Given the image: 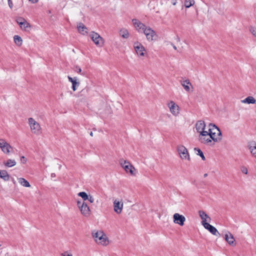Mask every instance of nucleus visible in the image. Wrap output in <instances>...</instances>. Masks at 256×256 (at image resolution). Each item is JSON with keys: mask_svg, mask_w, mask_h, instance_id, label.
I'll return each mask as SVG.
<instances>
[{"mask_svg": "<svg viewBox=\"0 0 256 256\" xmlns=\"http://www.w3.org/2000/svg\"><path fill=\"white\" fill-rule=\"evenodd\" d=\"M78 195L80 196L84 200H87L88 199V196L87 194L84 192H80L78 194Z\"/></svg>", "mask_w": 256, "mask_h": 256, "instance_id": "obj_32", "label": "nucleus"}, {"mask_svg": "<svg viewBox=\"0 0 256 256\" xmlns=\"http://www.w3.org/2000/svg\"><path fill=\"white\" fill-rule=\"evenodd\" d=\"M8 4L9 7L12 9L13 7V4L12 0H8Z\"/></svg>", "mask_w": 256, "mask_h": 256, "instance_id": "obj_42", "label": "nucleus"}, {"mask_svg": "<svg viewBox=\"0 0 256 256\" xmlns=\"http://www.w3.org/2000/svg\"><path fill=\"white\" fill-rule=\"evenodd\" d=\"M168 106L170 108V111L172 114L174 116H176L179 113V106L176 104L173 101H170L168 104Z\"/></svg>", "mask_w": 256, "mask_h": 256, "instance_id": "obj_12", "label": "nucleus"}, {"mask_svg": "<svg viewBox=\"0 0 256 256\" xmlns=\"http://www.w3.org/2000/svg\"><path fill=\"white\" fill-rule=\"evenodd\" d=\"M194 150L196 152H196V154L198 156H200L201 158H202V159L203 160H206V158H205V156L199 148H194Z\"/></svg>", "mask_w": 256, "mask_h": 256, "instance_id": "obj_29", "label": "nucleus"}, {"mask_svg": "<svg viewBox=\"0 0 256 256\" xmlns=\"http://www.w3.org/2000/svg\"><path fill=\"white\" fill-rule=\"evenodd\" d=\"M250 30L251 33L256 37V28L254 26H250Z\"/></svg>", "mask_w": 256, "mask_h": 256, "instance_id": "obj_36", "label": "nucleus"}, {"mask_svg": "<svg viewBox=\"0 0 256 256\" xmlns=\"http://www.w3.org/2000/svg\"><path fill=\"white\" fill-rule=\"evenodd\" d=\"M120 35L124 38H128L129 36V32L126 29H122L120 31Z\"/></svg>", "mask_w": 256, "mask_h": 256, "instance_id": "obj_28", "label": "nucleus"}, {"mask_svg": "<svg viewBox=\"0 0 256 256\" xmlns=\"http://www.w3.org/2000/svg\"><path fill=\"white\" fill-rule=\"evenodd\" d=\"M194 0H185L184 1V6L186 8H189L191 6H193L194 4Z\"/></svg>", "mask_w": 256, "mask_h": 256, "instance_id": "obj_30", "label": "nucleus"}, {"mask_svg": "<svg viewBox=\"0 0 256 256\" xmlns=\"http://www.w3.org/2000/svg\"><path fill=\"white\" fill-rule=\"evenodd\" d=\"M82 214L85 216H88L90 214V209H80Z\"/></svg>", "mask_w": 256, "mask_h": 256, "instance_id": "obj_31", "label": "nucleus"}, {"mask_svg": "<svg viewBox=\"0 0 256 256\" xmlns=\"http://www.w3.org/2000/svg\"><path fill=\"white\" fill-rule=\"evenodd\" d=\"M119 162L120 164L123 168H124V166H126L130 164V162H128L127 160H125L124 159H120Z\"/></svg>", "mask_w": 256, "mask_h": 256, "instance_id": "obj_33", "label": "nucleus"}, {"mask_svg": "<svg viewBox=\"0 0 256 256\" xmlns=\"http://www.w3.org/2000/svg\"><path fill=\"white\" fill-rule=\"evenodd\" d=\"M4 164L6 166L10 168L16 164V162L14 160L8 159Z\"/></svg>", "mask_w": 256, "mask_h": 256, "instance_id": "obj_25", "label": "nucleus"}, {"mask_svg": "<svg viewBox=\"0 0 256 256\" xmlns=\"http://www.w3.org/2000/svg\"><path fill=\"white\" fill-rule=\"evenodd\" d=\"M122 209H114V212H116L118 214H120L121 213Z\"/></svg>", "mask_w": 256, "mask_h": 256, "instance_id": "obj_44", "label": "nucleus"}, {"mask_svg": "<svg viewBox=\"0 0 256 256\" xmlns=\"http://www.w3.org/2000/svg\"><path fill=\"white\" fill-rule=\"evenodd\" d=\"M242 103L248 104H256V100L253 96H248L246 98L242 100Z\"/></svg>", "mask_w": 256, "mask_h": 256, "instance_id": "obj_20", "label": "nucleus"}, {"mask_svg": "<svg viewBox=\"0 0 256 256\" xmlns=\"http://www.w3.org/2000/svg\"><path fill=\"white\" fill-rule=\"evenodd\" d=\"M240 170L242 173H244V174H248V170L246 166H241Z\"/></svg>", "mask_w": 256, "mask_h": 256, "instance_id": "obj_38", "label": "nucleus"}, {"mask_svg": "<svg viewBox=\"0 0 256 256\" xmlns=\"http://www.w3.org/2000/svg\"><path fill=\"white\" fill-rule=\"evenodd\" d=\"M74 70L78 73H80L82 72V69L79 66H76L74 68Z\"/></svg>", "mask_w": 256, "mask_h": 256, "instance_id": "obj_39", "label": "nucleus"}, {"mask_svg": "<svg viewBox=\"0 0 256 256\" xmlns=\"http://www.w3.org/2000/svg\"><path fill=\"white\" fill-rule=\"evenodd\" d=\"M68 80L72 83V89L74 91L76 90V86L80 85V82H76V78H72L68 76Z\"/></svg>", "mask_w": 256, "mask_h": 256, "instance_id": "obj_18", "label": "nucleus"}, {"mask_svg": "<svg viewBox=\"0 0 256 256\" xmlns=\"http://www.w3.org/2000/svg\"><path fill=\"white\" fill-rule=\"evenodd\" d=\"M123 202L122 200L116 199L114 202V208H122Z\"/></svg>", "mask_w": 256, "mask_h": 256, "instance_id": "obj_26", "label": "nucleus"}, {"mask_svg": "<svg viewBox=\"0 0 256 256\" xmlns=\"http://www.w3.org/2000/svg\"><path fill=\"white\" fill-rule=\"evenodd\" d=\"M213 132H216V130H214Z\"/></svg>", "mask_w": 256, "mask_h": 256, "instance_id": "obj_55", "label": "nucleus"}, {"mask_svg": "<svg viewBox=\"0 0 256 256\" xmlns=\"http://www.w3.org/2000/svg\"><path fill=\"white\" fill-rule=\"evenodd\" d=\"M172 46L173 48H174L175 50H177L176 46L175 45H174L173 44H172Z\"/></svg>", "mask_w": 256, "mask_h": 256, "instance_id": "obj_50", "label": "nucleus"}, {"mask_svg": "<svg viewBox=\"0 0 256 256\" xmlns=\"http://www.w3.org/2000/svg\"><path fill=\"white\" fill-rule=\"evenodd\" d=\"M28 123L30 126L32 125L36 124V123H37V122H36L33 118H28Z\"/></svg>", "mask_w": 256, "mask_h": 256, "instance_id": "obj_37", "label": "nucleus"}, {"mask_svg": "<svg viewBox=\"0 0 256 256\" xmlns=\"http://www.w3.org/2000/svg\"><path fill=\"white\" fill-rule=\"evenodd\" d=\"M18 182L22 186L25 187H30V186L29 182L24 178H18Z\"/></svg>", "mask_w": 256, "mask_h": 256, "instance_id": "obj_24", "label": "nucleus"}, {"mask_svg": "<svg viewBox=\"0 0 256 256\" xmlns=\"http://www.w3.org/2000/svg\"><path fill=\"white\" fill-rule=\"evenodd\" d=\"M208 176V174H205L204 175V178Z\"/></svg>", "mask_w": 256, "mask_h": 256, "instance_id": "obj_53", "label": "nucleus"}, {"mask_svg": "<svg viewBox=\"0 0 256 256\" xmlns=\"http://www.w3.org/2000/svg\"><path fill=\"white\" fill-rule=\"evenodd\" d=\"M142 32L144 34L147 40L149 41L154 40V37L156 36V32L150 28H146V30H144Z\"/></svg>", "mask_w": 256, "mask_h": 256, "instance_id": "obj_9", "label": "nucleus"}, {"mask_svg": "<svg viewBox=\"0 0 256 256\" xmlns=\"http://www.w3.org/2000/svg\"><path fill=\"white\" fill-rule=\"evenodd\" d=\"M199 216L202 219V224L204 226V224L210 222L211 220L210 218L203 210L198 211Z\"/></svg>", "mask_w": 256, "mask_h": 256, "instance_id": "obj_10", "label": "nucleus"}, {"mask_svg": "<svg viewBox=\"0 0 256 256\" xmlns=\"http://www.w3.org/2000/svg\"><path fill=\"white\" fill-rule=\"evenodd\" d=\"M56 174L54 173H52L51 174V178H54V177H56Z\"/></svg>", "mask_w": 256, "mask_h": 256, "instance_id": "obj_49", "label": "nucleus"}, {"mask_svg": "<svg viewBox=\"0 0 256 256\" xmlns=\"http://www.w3.org/2000/svg\"><path fill=\"white\" fill-rule=\"evenodd\" d=\"M81 204H82V203L81 202L78 201V208H81V206H80Z\"/></svg>", "mask_w": 256, "mask_h": 256, "instance_id": "obj_47", "label": "nucleus"}, {"mask_svg": "<svg viewBox=\"0 0 256 256\" xmlns=\"http://www.w3.org/2000/svg\"><path fill=\"white\" fill-rule=\"evenodd\" d=\"M62 256H72V254H62Z\"/></svg>", "mask_w": 256, "mask_h": 256, "instance_id": "obj_48", "label": "nucleus"}, {"mask_svg": "<svg viewBox=\"0 0 256 256\" xmlns=\"http://www.w3.org/2000/svg\"><path fill=\"white\" fill-rule=\"evenodd\" d=\"M210 128L208 129V130L207 131V132L208 134H210V133L213 132L214 130H212V126H210Z\"/></svg>", "mask_w": 256, "mask_h": 256, "instance_id": "obj_45", "label": "nucleus"}, {"mask_svg": "<svg viewBox=\"0 0 256 256\" xmlns=\"http://www.w3.org/2000/svg\"><path fill=\"white\" fill-rule=\"evenodd\" d=\"M177 150L182 160H190L188 150L184 146L182 145L178 146H177Z\"/></svg>", "mask_w": 256, "mask_h": 256, "instance_id": "obj_4", "label": "nucleus"}, {"mask_svg": "<svg viewBox=\"0 0 256 256\" xmlns=\"http://www.w3.org/2000/svg\"><path fill=\"white\" fill-rule=\"evenodd\" d=\"M173 218L174 222L175 224H178L180 226L184 225L186 218L183 215L180 214L178 213H176L174 214Z\"/></svg>", "mask_w": 256, "mask_h": 256, "instance_id": "obj_8", "label": "nucleus"}, {"mask_svg": "<svg viewBox=\"0 0 256 256\" xmlns=\"http://www.w3.org/2000/svg\"><path fill=\"white\" fill-rule=\"evenodd\" d=\"M81 208H89L86 204H85L84 202H82V204L81 205Z\"/></svg>", "mask_w": 256, "mask_h": 256, "instance_id": "obj_43", "label": "nucleus"}, {"mask_svg": "<svg viewBox=\"0 0 256 256\" xmlns=\"http://www.w3.org/2000/svg\"><path fill=\"white\" fill-rule=\"evenodd\" d=\"M206 127V124L203 120H198L196 122V128L197 132L201 134L202 132H205L204 128Z\"/></svg>", "mask_w": 256, "mask_h": 256, "instance_id": "obj_14", "label": "nucleus"}, {"mask_svg": "<svg viewBox=\"0 0 256 256\" xmlns=\"http://www.w3.org/2000/svg\"><path fill=\"white\" fill-rule=\"evenodd\" d=\"M0 148L2 152L6 154H9L10 150H12L11 146L3 139H0Z\"/></svg>", "mask_w": 256, "mask_h": 256, "instance_id": "obj_5", "label": "nucleus"}, {"mask_svg": "<svg viewBox=\"0 0 256 256\" xmlns=\"http://www.w3.org/2000/svg\"><path fill=\"white\" fill-rule=\"evenodd\" d=\"M134 48L137 54L140 56H144V51H145V48L144 46L138 42H136L134 44Z\"/></svg>", "mask_w": 256, "mask_h": 256, "instance_id": "obj_11", "label": "nucleus"}, {"mask_svg": "<svg viewBox=\"0 0 256 256\" xmlns=\"http://www.w3.org/2000/svg\"><path fill=\"white\" fill-rule=\"evenodd\" d=\"M210 138L207 131L202 132L199 135V140L201 143L212 146L214 145V142H212V139Z\"/></svg>", "mask_w": 256, "mask_h": 256, "instance_id": "obj_3", "label": "nucleus"}, {"mask_svg": "<svg viewBox=\"0 0 256 256\" xmlns=\"http://www.w3.org/2000/svg\"><path fill=\"white\" fill-rule=\"evenodd\" d=\"M25 19L22 17H19L16 20L17 23L19 24V26L22 28V22Z\"/></svg>", "mask_w": 256, "mask_h": 256, "instance_id": "obj_34", "label": "nucleus"}, {"mask_svg": "<svg viewBox=\"0 0 256 256\" xmlns=\"http://www.w3.org/2000/svg\"><path fill=\"white\" fill-rule=\"evenodd\" d=\"M90 36L92 40L97 46H101L102 44V38L98 33L92 32L90 34Z\"/></svg>", "mask_w": 256, "mask_h": 256, "instance_id": "obj_7", "label": "nucleus"}, {"mask_svg": "<svg viewBox=\"0 0 256 256\" xmlns=\"http://www.w3.org/2000/svg\"><path fill=\"white\" fill-rule=\"evenodd\" d=\"M90 203H92L94 202V198L92 196H88V199H87Z\"/></svg>", "mask_w": 256, "mask_h": 256, "instance_id": "obj_41", "label": "nucleus"}, {"mask_svg": "<svg viewBox=\"0 0 256 256\" xmlns=\"http://www.w3.org/2000/svg\"><path fill=\"white\" fill-rule=\"evenodd\" d=\"M224 238L226 240L230 245H232L235 242V240L232 234L229 232L228 234H225Z\"/></svg>", "mask_w": 256, "mask_h": 256, "instance_id": "obj_15", "label": "nucleus"}, {"mask_svg": "<svg viewBox=\"0 0 256 256\" xmlns=\"http://www.w3.org/2000/svg\"><path fill=\"white\" fill-rule=\"evenodd\" d=\"M92 237L94 238L96 242L101 244L103 246H106L108 244V238L105 234L102 231H98L92 232Z\"/></svg>", "mask_w": 256, "mask_h": 256, "instance_id": "obj_2", "label": "nucleus"}, {"mask_svg": "<svg viewBox=\"0 0 256 256\" xmlns=\"http://www.w3.org/2000/svg\"><path fill=\"white\" fill-rule=\"evenodd\" d=\"M124 169L127 173L130 172L132 176L136 175V174L134 172L136 169L130 164L128 165L124 166Z\"/></svg>", "mask_w": 256, "mask_h": 256, "instance_id": "obj_17", "label": "nucleus"}, {"mask_svg": "<svg viewBox=\"0 0 256 256\" xmlns=\"http://www.w3.org/2000/svg\"><path fill=\"white\" fill-rule=\"evenodd\" d=\"M0 178H2L4 181H8L10 178V176L6 170H0Z\"/></svg>", "mask_w": 256, "mask_h": 256, "instance_id": "obj_23", "label": "nucleus"}, {"mask_svg": "<svg viewBox=\"0 0 256 256\" xmlns=\"http://www.w3.org/2000/svg\"><path fill=\"white\" fill-rule=\"evenodd\" d=\"M132 22L134 26L138 32H142L144 30H146V25L141 22L138 20L134 18L132 20Z\"/></svg>", "mask_w": 256, "mask_h": 256, "instance_id": "obj_6", "label": "nucleus"}, {"mask_svg": "<svg viewBox=\"0 0 256 256\" xmlns=\"http://www.w3.org/2000/svg\"><path fill=\"white\" fill-rule=\"evenodd\" d=\"M181 84L184 87V89L186 92H189L190 90V86H191L192 88V86L190 82V80H186L183 81L181 82Z\"/></svg>", "mask_w": 256, "mask_h": 256, "instance_id": "obj_19", "label": "nucleus"}, {"mask_svg": "<svg viewBox=\"0 0 256 256\" xmlns=\"http://www.w3.org/2000/svg\"><path fill=\"white\" fill-rule=\"evenodd\" d=\"M30 24L26 20L22 22V28H24L25 30L28 27H30Z\"/></svg>", "mask_w": 256, "mask_h": 256, "instance_id": "obj_35", "label": "nucleus"}, {"mask_svg": "<svg viewBox=\"0 0 256 256\" xmlns=\"http://www.w3.org/2000/svg\"><path fill=\"white\" fill-rule=\"evenodd\" d=\"M32 4H35L38 2V0H29Z\"/></svg>", "mask_w": 256, "mask_h": 256, "instance_id": "obj_46", "label": "nucleus"}, {"mask_svg": "<svg viewBox=\"0 0 256 256\" xmlns=\"http://www.w3.org/2000/svg\"><path fill=\"white\" fill-rule=\"evenodd\" d=\"M14 40L18 46H20L22 44V40L20 36L15 35L14 37Z\"/></svg>", "mask_w": 256, "mask_h": 256, "instance_id": "obj_27", "label": "nucleus"}, {"mask_svg": "<svg viewBox=\"0 0 256 256\" xmlns=\"http://www.w3.org/2000/svg\"><path fill=\"white\" fill-rule=\"evenodd\" d=\"M32 131L36 134H39L40 132V127L38 123H36L34 125L30 126Z\"/></svg>", "mask_w": 256, "mask_h": 256, "instance_id": "obj_21", "label": "nucleus"}, {"mask_svg": "<svg viewBox=\"0 0 256 256\" xmlns=\"http://www.w3.org/2000/svg\"><path fill=\"white\" fill-rule=\"evenodd\" d=\"M77 26L78 30L80 33L82 34H84V33H88L87 31L86 30H87L86 27L82 22L78 23Z\"/></svg>", "mask_w": 256, "mask_h": 256, "instance_id": "obj_22", "label": "nucleus"}, {"mask_svg": "<svg viewBox=\"0 0 256 256\" xmlns=\"http://www.w3.org/2000/svg\"><path fill=\"white\" fill-rule=\"evenodd\" d=\"M172 3L173 5H175L176 4V0H172Z\"/></svg>", "mask_w": 256, "mask_h": 256, "instance_id": "obj_51", "label": "nucleus"}, {"mask_svg": "<svg viewBox=\"0 0 256 256\" xmlns=\"http://www.w3.org/2000/svg\"><path fill=\"white\" fill-rule=\"evenodd\" d=\"M20 162L24 164L26 162V158L24 156H22L20 158Z\"/></svg>", "mask_w": 256, "mask_h": 256, "instance_id": "obj_40", "label": "nucleus"}, {"mask_svg": "<svg viewBox=\"0 0 256 256\" xmlns=\"http://www.w3.org/2000/svg\"><path fill=\"white\" fill-rule=\"evenodd\" d=\"M248 147L252 156L256 158V142H251Z\"/></svg>", "mask_w": 256, "mask_h": 256, "instance_id": "obj_16", "label": "nucleus"}, {"mask_svg": "<svg viewBox=\"0 0 256 256\" xmlns=\"http://www.w3.org/2000/svg\"><path fill=\"white\" fill-rule=\"evenodd\" d=\"M176 40H178V42H179V41H180V38H179L178 36H177V37H176Z\"/></svg>", "mask_w": 256, "mask_h": 256, "instance_id": "obj_52", "label": "nucleus"}, {"mask_svg": "<svg viewBox=\"0 0 256 256\" xmlns=\"http://www.w3.org/2000/svg\"><path fill=\"white\" fill-rule=\"evenodd\" d=\"M210 126H212V130H216V132H213L210 134V138L212 139V142H214V144L216 142H219L222 140V134L220 129L216 126L215 124H210Z\"/></svg>", "mask_w": 256, "mask_h": 256, "instance_id": "obj_1", "label": "nucleus"}, {"mask_svg": "<svg viewBox=\"0 0 256 256\" xmlns=\"http://www.w3.org/2000/svg\"><path fill=\"white\" fill-rule=\"evenodd\" d=\"M204 227L208 230L211 234L216 236H220V234L218 231L217 229L213 226L210 224L208 222L204 224Z\"/></svg>", "mask_w": 256, "mask_h": 256, "instance_id": "obj_13", "label": "nucleus"}, {"mask_svg": "<svg viewBox=\"0 0 256 256\" xmlns=\"http://www.w3.org/2000/svg\"><path fill=\"white\" fill-rule=\"evenodd\" d=\"M90 135L92 136H93V132H90Z\"/></svg>", "mask_w": 256, "mask_h": 256, "instance_id": "obj_54", "label": "nucleus"}]
</instances>
